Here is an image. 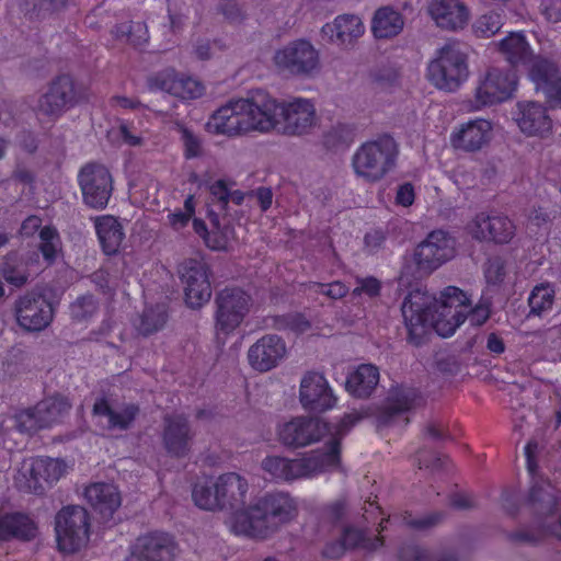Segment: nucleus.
I'll return each mask as SVG.
<instances>
[{
	"label": "nucleus",
	"instance_id": "1",
	"mask_svg": "<svg viewBox=\"0 0 561 561\" xmlns=\"http://www.w3.org/2000/svg\"><path fill=\"white\" fill-rule=\"evenodd\" d=\"M401 312L409 343L421 346L432 330L439 336L449 337L466 321L472 327H481L490 318L491 304L480 301L471 307L461 289L448 286L435 302L420 289L410 291L402 302Z\"/></svg>",
	"mask_w": 561,
	"mask_h": 561
},
{
	"label": "nucleus",
	"instance_id": "2",
	"mask_svg": "<svg viewBox=\"0 0 561 561\" xmlns=\"http://www.w3.org/2000/svg\"><path fill=\"white\" fill-rule=\"evenodd\" d=\"M275 104L264 91L254 92L249 99L231 100L209 118L207 127L217 135L236 136L250 130L273 129Z\"/></svg>",
	"mask_w": 561,
	"mask_h": 561
},
{
	"label": "nucleus",
	"instance_id": "3",
	"mask_svg": "<svg viewBox=\"0 0 561 561\" xmlns=\"http://www.w3.org/2000/svg\"><path fill=\"white\" fill-rule=\"evenodd\" d=\"M296 503L285 492H270L248 507L236 510L229 520L233 534L265 539L273 533L272 522L287 523L296 515Z\"/></svg>",
	"mask_w": 561,
	"mask_h": 561
},
{
	"label": "nucleus",
	"instance_id": "4",
	"mask_svg": "<svg viewBox=\"0 0 561 561\" xmlns=\"http://www.w3.org/2000/svg\"><path fill=\"white\" fill-rule=\"evenodd\" d=\"M341 444L337 438L325 442L323 447L304 453L298 458L267 456L262 469L277 482L311 479L341 467Z\"/></svg>",
	"mask_w": 561,
	"mask_h": 561
},
{
	"label": "nucleus",
	"instance_id": "5",
	"mask_svg": "<svg viewBox=\"0 0 561 561\" xmlns=\"http://www.w3.org/2000/svg\"><path fill=\"white\" fill-rule=\"evenodd\" d=\"M248 481L236 472L219 476L216 480L205 478L193 485L192 499L205 511L233 510L244 503Z\"/></svg>",
	"mask_w": 561,
	"mask_h": 561
},
{
	"label": "nucleus",
	"instance_id": "6",
	"mask_svg": "<svg viewBox=\"0 0 561 561\" xmlns=\"http://www.w3.org/2000/svg\"><path fill=\"white\" fill-rule=\"evenodd\" d=\"M399 146L389 134L365 141L355 151L352 167L355 174L368 183H377L397 165Z\"/></svg>",
	"mask_w": 561,
	"mask_h": 561
},
{
	"label": "nucleus",
	"instance_id": "7",
	"mask_svg": "<svg viewBox=\"0 0 561 561\" xmlns=\"http://www.w3.org/2000/svg\"><path fill=\"white\" fill-rule=\"evenodd\" d=\"M273 64L284 77L310 78L320 67L319 51L308 39H295L275 51Z\"/></svg>",
	"mask_w": 561,
	"mask_h": 561
},
{
	"label": "nucleus",
	"instance_id": "8",
	"mask_svg": "<svg viewBox=\"0 0 561 561\" xmlns=\"http://www.w3.org/2000/svg\"><path fill=\"white\" fill-rule=\"evenodd\" d=\"M88 98L87 88L69 75L57 76L38 101V111L55 122Z\"/></svg>",
	"mask_w": 561,
	"mask_h": 561
},
{
	"label": "nucleus",
	"instance_id": "9",
	"mask_svg": "<svg viewBox=\"0 0 561 561\" xmlns=\"http://www.w3.org/2000/svg\"><path fill=\"white\" fill-rule=\"evenodd\" d=\"M57 547L65 553L79 551L89 540L90 515L79 505L62 507L55 518Z\"/></svg>",
	"mask_w": 561,
	"mask_h": 561
},
{
	"label": "nucleus",
	"instance_id": "10",
	"mask_svg": "<svg viewBox=\"0 0 561 561\" xmlns=\"http://www.w3.org/2000/svg\"><path fill=\"white\" fill-rule=\"evenodd\" d=\"M66 472L61 459L37 456L24 461L15 477L16 488L25 493L44 494L45 490L56 483Z\"/></svg>",
	"mask_w": 561,
	"mask_h": 561
},
{
	"label": "nucleus",
	"instance_id": "11",
	"mask_svg": "<svg viewBox=\"0 0 561 561\" xmlns=\"http://www.w3.org/2000/svg\"><path fill=\"white\" fill-rule=\"evenodd\" d=\"M390 518H382L377 527V535L370 536L366 528L346 525L343 527L341 536L336 540L329 541L322 549V557L325 559L337 560L347 551H364L373 553L385 546L382 533L387 529V523Z\"/></svg>",
	"mask_w": 561,
	"mask_h": 561
},
{
	"label": "nucleus",
	"instance_id": "12",
	"mask_svg": "<svg viewBox=\"0 0 561 561\" xmlns=\"http://www.w3.org/2000/svg\"><path fill=\"white\" fill-rule=\"evenodd\" d=\"M428 80L438 89L455 91L468 78L467 57L453 44L439 49L438 57L427 67Z\"/></svg>",
	"mask_w": 561,
	"mask_h": 561
},
{
	"label": "nucleus",
	"instance_id": "13",
	"mask_svg": "<svg viewBox=\"0 0 561 561\" xmlns=\"http://www.w3.org/2000/svg\"><path fill=\"white\" fill-rule=\"evenodd\" d=\"M537 450L536 440H529L525 446L526 468L531 478L527 504L540 517H548L557 512L559 495L558 490L548 479L538 477Z\"/></svg>",
	"mask_w": 561,
	"mask_h": 561
},
{
	"label": "nucleus",
	"instance_id": "14",
	"mask_svg": "<svg viewBox=\"0 0 561 561\" xmlns=\"http://www.w3.org/2000/svg\"><path fill=\"white\" fill-rule=\"evenodd\" d=\"M18 325L26 332H41L54 320L51 301L42 293L27 291L20 296L13 307Z\"/></svg>",
	"mask_w": 561,
	"mask_h": 561
},
{
	"label": "nucleus",
	"instance_id": "15",
	"mask_svg": "<svg viewBox=\"0 0 561 561\" xmlns=\"http://www.w3.org/2000/svg\"><path fill=\"white\" fill-rule=\"evenodd\" d=\"M265 96L274 102L275 113L273 129L282 125L287 135H304L313 126L316 121V106L307 99L295 98L290 102H278L265 92Z\"/></svg>",
	"mask_w": 561,
	"mask_h": 561
},
{
	"label": "nucleus",
	"instance_id": "16",
	"mask_svg": "<svg viewBox=\"0 0 561 561\" xmlns=\"http://www.w3.org/2000/svg\"><path fill=\"white\" fill-rule=\"evenodd\" d=\"M455 256V240L448 232L431 231L413 251V262L419 272L432 273Z\"/></svg>",
	"mask_w": 561,
	"mask_h": 561
},
{
	"label": "nucleus",
	"instance_id": "17",
	"mask_svg": "<svg viewBox=\"0 0 561 561\" xmlns=\"http://www.w3.org/2000/svg\"><path fill=\"white\" fill-rule=\"evenodd\" d=\"M252 304L251 296L239 287H227L216 297V329L219 333L233 332L244 320Z\"/></svg>",
	"mask_w": 561,
	"mask_h": 561
},
{
	"label": "nucleus",
	"instance_id": "18",
	"mask_svg": "<svg viewBox=\"0 0 561 561\" xmlns=\"http://www.w3.org/2000/svg\"><path fill=\"white\" fill-rule=\"evenodd\" d=\"M78 183L84 204L93 209H104L113 193L110 170L100 163H88L78 174Z\"/></svg>",
	"mask_w": 561,
	"mask_h": 561
},
{
	"label": "nucleus",
	"instance_id": "19",
	"mask_svg": "<svg viewBox=\"0 0 561 561\" xmlns=\"http://www.w3.org/2000/svg\"><path fill=\"white\" fill-rule=\"evenodd\" d=\"M179 274L184 285L185 302L197 309L211 297L210 271L208 265L197 259H187L179 266Z\"/></svg>",
	"mask_w": 561,
	"mask_h": 561
},
{
	"label": "nucleus",
	"instance_id": "20",
	"mask_svg": "<svg viewBox=\"0 0 561 561\" xmlns=\"http://www.w3.org/2000/svg\"><path fill=\"white\" fill-rule=\"evenodd\" d=\"M518 78L514 69L491 68L476 89L479 107L507 101L517 89Z\"/></svg>",
	"mask_w": 561,
	"mask_h": 561
},
{
	"label": "nucleus",
	"instance_id": "21",
	"mask_svg": "<svg viewBox=\"0 0 561 561\" xmlns=\"http://www.w3.org/2000/svg\"><path fill=\"white\" fill-rule=\"evenodd\" d=\"M327 431V423L317 417L296 416L278 426L277 437L283 446L298 449L319 442Z\"/></svg>",
	"mask_w": 561,
	"mask_h": 561
},
{
	"label": "nucleus",
	"instance_id": "22",
	"mask_svg": "<svg viewBox=\"0 0 561 561\" xmlns=\"http://www.w3.org/2000/svg\"><path fill=\"white\" fill-rule=\"evenodd\" d=\"M175 550L176 543L171 535L152 530L136 538L126 561H172Z\"/></svg>",
	"mask_w": 561,
	"mask_h": 561
},
{
	"label": "nucleus",
	"instance_id": "23",
	"mask_svg": "<svg viewBox=\"0 0 561 561\" xmlns=\"http://www.w3.org/2000/svg\"><path fill=\"white\" fill-rule=\"evenodd\" d=\"M468 232L478 241L506 244L515 236V225L505 215L479 213L467 225Z\"/></svg>",
	"mask_w": 561,
	"mask_h": 561
},
{
	"label": "nucleus",
	"instance_id": "24",
	"mask_svg": "<svg viewBox=\"0 0 561 561\" xmlns=\"http://www.w3.org/2000/svg\"><path fill=\"white\" fill-rule=\"evenodd\" d=\"M528 77L551 107H561V70L556 62L540 56L531 58Z\"/></svg>",
	"mask_w": 561,
	"mask_h": 561
},
{
	"label": "nucleus",
	"instance_id": "25",
	"mask_svg": "<svg viewBox=\"0 0 561 561\" xmlns=\"http://www.w3.org/2000/svg\"><path fill=\"white\" fill-rule=\"evenodd\" d=\"M147 83L150 91L167 92L182 100L198 99L205 90L201 81L190 76L179 75L172 68L150 76Z\"/></svg>",
	"mask_w": 561,
	"mask_h": 561
},
{
	"label": "nucleus",
	"instance_id": "26",
	"mask_svg": "<svg viewBox=\"0 0 561 561\" xmlns=\"http://www.w3.org/2000/svg\"><path fill=\"white\" fill-rule=\"evenodd\" d=\"M194 433L184 414L165 415L161 434L167 454L176 459L186 457L192 449Z\"/></svg>",
	"mask_w": 561,
	"mask_h": 561
},
{
	"label": "nucleus",
	"instance_id": "27",
	"mask_svg": "<svg viewBox=\"0 0 561 561\" xmlns=\"http://www.w3.org/2000/svg\"><path fill=\"white\" fill-rule=\"evenodd\" d=\"M299 397L306 410L317 413L332 409L337 401L325 377L314 371L301 379Z\"/></svg>",
	"mask_w": 561,
	"mask_h": 561
},
{
	"label": "nucleus",
	"instance_id": "28",
	"mask_svg": "<svg viewBox=\"0 0 561 561\" xmlns=\"http://www.w3.org/2000/svg\"><path fill=\"white\" fill-rule=\"evenodd\" d=\"M492 124L483 118L470 119L456 127L450 136V146L462 152H477L491 139Z\"/></svg>",
	"mask_w": 561,
	"mask_h": 561
},
{
	"label": "nucleus",
	"instance_id": "29",
	"mask_svg": "<svg viewBox=\"0 0 561 561\" xmlns=\"http://www.w3.org/2000/svg\"><path fill=\"white\" fill-rule=\"evenodd\" d=\"M285 354V341L276 334H266L250 346L248 360L254 370L266 373L275 368Z\"/></svg>",
	"mask_w": 561,
	"mask_h": 561
},
{
	"label": "nucleus",
	"instance_id": "30",
	"mask_svg": "<svg viewBox=\"0 0 561 561\" xmlns=\"http://www.w3.org/2000/svg\"><path fill=\"white\" fill-rule=\"evenodd\" d=\"M421 392L412 387H392L378 413L380 425H390L394 417L411 412L421 404Z\"/></svg>",
	"mask_w": 561,
	"mask_h": 561
},
{
	"label": "nucleus",
	"instance_id": "31",
	"mask_svg": "<svg viewBox=\"0 0 561 561\" xmlns=\"http://www.w3.org/2000/svg\"><path fill=\"white\" fill-rule=\"evenodd\" d=\"M515 121L520 131L527 136L543 137L552 129V119L547 108L534 101L517 103Z\"/></svg>",
	"mask_w": 561,
	"mask_h": 561
},
{
	"label": "nucleus",
	"instance_id": "32",
	"mask_svg": "<svg viewBox=\"0 0 561 561\" xmlns=\"http://www.w3.org/2000/svg\"><path fill=\"white\" fill-rule=\"evenodd\" d=\"M365 32L362 19L356 14H340L321 28L323 38L337 46L353 44Z\"/></svg>",
	"mask_w": 561,
	"mask_h": 561
},
{
	"label": "nucleus",
	"instance_id": "33",
	"mask_svg": "<svg viewBox=\"0 0 561 561\" xmlns=\"http://www.w3.org/2000/svg\"><path fill=\"white\" fill-rule=\"evenodd\" d=\"M428 12L438 27L450 31L462 28L469 19L467 7L459 0L433 1Z\"/></svg>",
	"mask_w": 561,
	"mask_h": 561
},
{
	"label": "nucleus",
	"instance_id": "34",
	"mask_svg": "<svg viewBox=\"0 0 561 561\" xmlns=\"http://www.w3.org/2000/svg\"><path fill=\"white\" fill-rule=\"evenodd\" d=\"M139 413L140 408L137 403H126L119 411H115L105 397L98 398L92 407L94 417H107V430H129Z\"/></svg>",
	"mask_w": 561,
	"mask_h": 561
},
{
	"label": "nucleus",
	"instance_id": "35",
	"mask_svg": "<svg viewBox=\"0 0 561 561\" xmlns=\"http://www.w3.org/2000/svg\"><path fill=\"white\" fill-rule=\"evenodd\" d=\"M94 229L102 252L112 256L119 252L125 231L118 219L112 215H102L94 218Z\"/></svg>",
	"mask_w": 561,
	"mask_h": 561
},
{
	"label": "nucleus",
	"instance_id": "36",
	"mask_svg": "<svg viewBox=\"0 0 561 561\" xmlns=\"http://www.w3.org/2000/svg\"><path fill=\"white\" fill-rule=\"evenodd\" d=\"M380 379L379 368L374 364H359L348 373L346 391L354 398L367 399L377 388Z\"/></svg>",
	"mask_w": 561,
	"mask_h": 561
},
{
	"label": "nucleus",
	"instance_id": "37",
	"mask_svg": "<svg viewBox=\"0 0 561 561\" xmlns=\"http://www.w3.org/2000/svg\"><path fill=\"white\" fill-rule=\"evenodd\" d=\"M84 497L95 512L105 517L112 516L122 503L118 489L114 484L105 482L88 485L84 490Z\"/></svg>",
	"mask_w": 561,
	"mask_h": 561
},
{
	"label": "nucleus",
	"instance_id": "38",
	"mask_svg": "<svg viewBox=\"0 0 561 561\" xmlns=\"http://www.w3.org/2000/svg\"><path fill=\"white\" fill-rule=\"evenodd\" d=\"M36 535L37 526L26 514L12 513L0 517V541H8L12 538L30 541Z\"/></svg>",
	"mask_w": 561,
	"mask_h": 561
},
{
	"label": "nucleus",
	"instance_id": "39",
	"mask_svg": "<svg viewBox=\"0 0 561 561\" xmlns=\"http://www.w3.org/2000/svg\"><path fill=\"white\" fill-rule=\"evenodd\" d=\"M404 27V18L390 5L378 8L371 19V33L377 39H390L398 36Z\"/></svg>",
	"mask_w": 561,
	"mask_h": 561
},
{
	"label": "nucleus",
	"instance_id": "40",
	"mask_svg": "<svg viewBox=\"0 0 561 561\" xmlns=\"http://www.w3.org/2000/svg\"><path fill=\"white\" fill-rule=\"evenodd\" d=\"M499 50L511 66L526 65L533 57L530 45L524 32H511L499 43Z\"/></svg>",
	"mask_w": 561,
	"mask_h": 561
},
{
	"label": "nucleus",
	"instance_id": "41",
	"mask_svg": "<svg viewBox=\"0 0 561 561\" xmlns=\"http://www.w3.org/2000/svg\"><path fill=\"white\" fill-rule=\"evenodd\" d=\"M45 428L59 424L68 415L71 403L60 394L48 397L35 404Z\"/></svg>",
	"mask_w": 561,
	"mask_h": 561
},
{
	"label": "nucleus",
	"instance_id": "42",
	"mask_svg": "<svg viewBox=\"0 0 561 561\" xmlns=\"http://www.w3.org/2000/svg\"><path fill=\"white\" fill-rule=\"evenodd\" d=\"M556 299L554 286L549 283H541L536 285L527 299L529 307L528 318L539 317L542 318L551 312Z\"/></svg>",
	"mask_w": 561,
	"mask_h": 561
},
{
	"label": "nucleus",
	"instance_id": "43",
	"mask_svg": "<svg viewBox=\"0 0 561 561\" xmlns=\"http://www.w3.org/2000/svg\"><path fill=\"white\" fill-rule=\"evenodd\" d=\"M112 35L118 41L125 39L135 48H142L149 41V31L145 22L129 21L118 23L112 30Z\"/></svg>",
	"mask_w": 561,
	"mask_h": 561
},
{
	"label": "nucleus",
	"instance_id": "44",
	"mask_svg": "<svg viewBox=\"0 0 561 561\" xmlns=\"http://www.w3.org/2000/svg\"><path fill=\"white\" fill-rule=\"evenodd\" d=\"M168 312L163 306L157 305L156 307L146 308L139 317V323L136 325L138 332L148 336L160 329L167 323Z\"/></svg>",
	"mask_w": 561,
	"mask_h": 561
},
{
	"label": "nucleus",
	"instance_id": "45",
	"mask_svg": "<svg viewBox=\"0 0 561 561\" xmlns=\"http://www.w3.org/2000/svg\"><path fill=\"white\" fill-rule=\"evenodd\" d=\"M272 327L278 331L302 334L310 330L311 322L301 312H288L272 318Z\"/></svg>",
	"mask_w": 561,
	"mask_h": 561
},
{
	"label": "nucleus",
	"instance_id": "46",
	"mask_svg": "<svg viewBox=\"0 0 561 561\" xmlns=\"http://www.w3.org/2000/svg\"><path fill=\"white\" fill-rule=\"evenodd\" d=\"M0 274L5 282L15 287L23 286L28 278V273L24 263L20 262L14 255H7L0 264Z\"/></svg>",
	"mask_w": 561,
	"mask_h": 561
},
{
	"label": "nucleus",
	"instance_id": "47",
	"mask_svg": "<svg viewBox=\"0 0 561 561\" xmlns=\"http://www.w3.org/2000/svg\"><path fill=\"white\" fill-rule=\"evenodd\" d=\"M39 252L44 259V261L50 265L57 259L58 245H59V234L55 227L45 226L39 230Z\"/></svg>",
	"mask_w": 561,
	"mask_h": 561
},
{
	"label": "nucleus",
	"instance_id": "48",
	"mask_svg": "<svg viewBox=\"0 0 561 561\" xmlns=\"http://www.w3.org/2000/svg\"><path fill=\"white\" fill-rule=\"evenodd\" d=\"M14 427L19 433L27 435H34L45 428L35 405L15 413Z\"/></svg>",
	"mask_w": 561,
	"mask_h": 561
},
{
	"label": "nucleus",
	"instance_id": "49",
	"mask_svg": "<svg viewBox=\"0 0 561 561\" xmlns=\"http://www.w3.org/2000/svg\"><path fill=\"white\" fill-rule=\"evenodd\" d=\"M503 26V18L495 11L480 15L473 23V33L478 37L489 38L495 35Z\"/></svg>",
	"mask_w": 561,
	"mask_h": 561
},
{
	"label": "nucleus",
	"instance_id": "50",
	"mask_svg": "<svg viewBox=\"0 0 561 561\" xmlns=\"http://www.w3.org/2000/svg\"><path fill=\"white\" fill-rule=\"evenodd\" d=\"M354 128L348 124L339 123L323 136V144L328 149L347 147L353 141Z\"/></svg>",
	"mask_w": 561,
	"mask_h": 561
},
{
	"label": "nucleus",
	"instance_id": "51",
	"mask_svg": "<svg viewBox=\"0 0 561 561\" xmlns=\"http://www.w3.org/2000/svg\"><path fill=\"white\" fill-rule=\"evenodd\" d=\"M400 561H432L430 551L417 545H404L398 553ZM436 561H457L455 553H443Z\"/></svg>",
	"mask_w": 561,
	"mask_h": 561
},
{
	"label": "nucleus",
	"instance_id": "52",
	"mask_svg": "<svg viewBox=\"0 0 561 561\" xmlns=\"http://www.w3.org/2000/svg\"><path fill=\"white\" fill-rule=\"evenodd\" d=\"M98 302L93 295L85 294L70 305L71 318L78 322L87 321L96 312Z\"/></svg>",
	"mask_w": 561,
	"mask_h": 561
},
{
	"label": "nucleus",
	"instance_id": "53",
	"mask_svg": "<svg viewBox=\"0 0 561 561\" xmlns=\"http://www.w3.org/2000/svg\"><path fill=\"white\" fill-rule=\"evenodd\" d=\"M389 236L387 226L370 228L364 236V250L367 254L374 255L383 249Z\"/></svg>",
	"mask_w": 561,
	"mask_h": 561
},
{
	"label": "nucleus",
	"instance_id": "54",
	"mask_svg": "<svg viewBox=\"0 0 561 561\" xmlns=\"http://www.w3.org/2000/svg\"><path fill=\"white\" fill-rule=\"evenodd\" d=\"M306 287L332 299H341L345 297L350 291V288L340 280H334L329 284L310 282L309 284H306Z\"/></svg>",
	"mask_w": 561,
	"mask_h": 561
},
{
	"label": "nucleus",
	"instance_id": "55",
	"mask_svg": "<svg viewBox=\"0 0 561 561\" xmlns=\"http://www.w3.org/2000/svg\"><path fill=\"white\" fill-rule=\"evenodd\" d=\"M484 277L488 284L499 285L501 284L506 275V264L504 260L499 256L491 257L485 262L484 265Z\"/></svg>",
	"mask_w": 561,
	"mask_h": 561
},
{
	"label": "nucleus",
	"instance_id": "56",
	"mask_svg": "<svg viewBox=\"0 0 561 561\" xmlns=\"http://www.w3.org/2000/svg\"><path fill=\"white\" fill-rule=\"evenodd\" d=\"M444 516L443 512H432L422 517L414 518L412 514L407 512L403 516V523L412 529L423 530L437 525L443 520Z\"/></svg>",
	"mask_w": 561,
	"mask_h": 561
},
{
	"label": "nucleus",
	"instance_id": "57",
	"mask_svg": "<svg viewBox=\"0 0 561 561\" xmlns=\"http://www.w3.org/2000/svg\"><path fill=\"white\" fill-rule=\"evenodd\" d=\"M357 286L353 289V296L366 295L369 298H376L381 293V282L375 276L357 277Z\"/></svg>",
	"mask_w": 561,
	"mask_h": 561
},
{
	"label": "nucleus",
	"instance_id": "58",
	"mask_svg": "<svg viewBox=\"0 0 561 561\" xmlns=\"http://www.w3.org/2000/svg\"><path fill=\"white\" fill-rule=\"evenodd\" d=\"M182 140L184 145V157L185 159H194L202 154V144L197 136H195L190 129H182Z\"/></svg>",
	"mask_w": 561,
	"mask_h": 561
},
{
	"label": "nucleus",
	"instance_id": "59",
	"mask_svg": "<svg viewBox=\"0 0 561 561\" xmlns=\"http://www.w3.org/2000/svg\"><path fill=\"white\" fill-rule=\"evenodd\" d=\"M363 415L358 412L345 413L337 422L334 435L329 439L337 438L342 445V438L346 435L360 420Z\"/></svg>",
	"mask_w": 561,
	"mask_h": 561
},
{
	"label": "nucleus",
	"instance_id": "60",
	"mask_svg": "<svg viewBox=\"0 0 561 561\" xmlns=\"http://www.w3.org/2000/svg\"><path fill=\"white\" fill-rule=\"evenodd\" d=\"M545 533H546V529H538L536 531L520 529V530L508 533L507 539L514 543L535 545L542 539Z\"/></svg>",
	"mask_w": 561,
	"mask_h": 561
},
{
	"label": "nucleus",
	"instance_id": "61",
	"mask_svg": "<svg viewBox=\"0 0 561 561\" xmlns=\"http://www.w3.org/2000/svg\"><path fill=\"white\" fill-rule=\"evenodd\" d=\"M503 510L510 516H516L519 508V496L517 490L513 488L504 489L501 495Z\"/></svg>",
	"mask_w": 561,
	"mask_h": 561
},
{
	"label": "nucleus",
	"instance_id": "62",
	"mask_svg": "<svg viewBox=\"0 0 561 561\" xmlns=\"http://www.w3.org/2000/svg\"><path fill=\"white\" fill-rule=\"evenodd\" d=\"M374 82L378 88L387 90L393 88L399 80V75L393 69H382L374 75Z\"/></svg>",
	"mask_w": 561,
	"mask_h": 561
},
{
	"label": "nucleus",
	"instance_id": "63",
	"mask_svg": "<svg viewBox=\"0 0 561 561\" xmlns=\"http://www.w3.org/2000/svg\"><path fill=\"white\" fill-rule=\"evenodd\" d=\"M415 201V190L412 183L404 182L397 188L396 204L402 207H410Z\"/></svg>",
	"mask_w": 561,
	"mask_h": 561
},
{
	"label": "nucleus",
	"instance_id": "64",
	"mask_svg": "<svg viewBox=\"0 0 561 561\" xmlns=\"http://www.w3.org/2000/svg\"><path fill=\"white\" fill-rule=\"evenodd\" d=\"M541 13L551 23L561 22V0H541Z\"/></svg>",
	"mask_w": 561,
	"mask_h": 561
}]
</instances>
